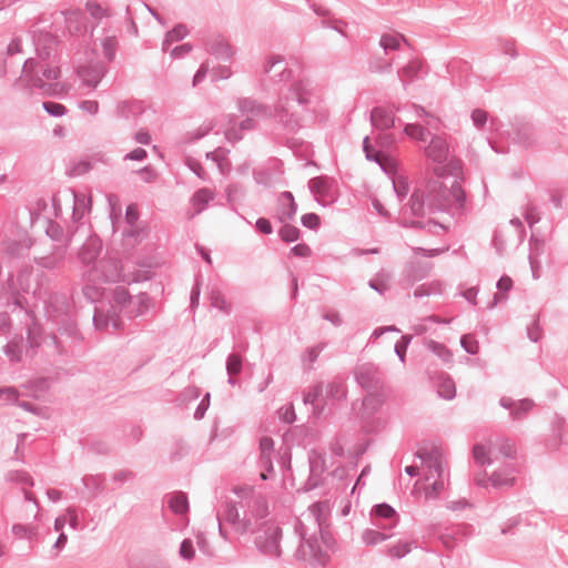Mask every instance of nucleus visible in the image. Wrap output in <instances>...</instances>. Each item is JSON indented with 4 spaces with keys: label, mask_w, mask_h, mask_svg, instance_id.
Instances as JSON below:
<instances>
[{
    "label": "nucleus",
    "mask_w": 568,
    "mask_h": 568,
    "mask_svg": "<svg viewBox=\"0 0 568 568\" xmlns=\"http://www.w3.org/2000/svg\"><path fill=\"white\" fill-rule=\"evenodd\" d=\"M294 103L302 111L310 110V88L306 81L298 80L286 88H280L273 106L253 98H240L237 108L242 114L252 118H272L285 132L294 134L303 126L302 112L295 109Z\"/></svg>",
    "instance_id": "obj_1"
},
{
    "label": "nucleus",
    "mask_w": 568,
    "mask_h": 568,
    "mask_svg": "<svg viewBox=\"0 0 568 568\" xmlns=\"http://www.w3.org/2000/svg\"><path fill=\"white\" fill-rule=\"evenodd\" d=\"M282 537V527L273 520H266L256 529L253 542L260 555L278 560L283 554Z\"/></svg>",
    "instance_id": "obj_2"
},
{
    "label": "nucleus",
    "mask_w": 568,
    "mask_h": 568,
    "mask_svg": "<svg viewBox=\"0 0 568 568\" xmlns=\"http://www.w3.org/2000/svg\"><path fill=\"white\" fill-rule=\"evenodd\" d=\"M263 73L268 75L273 84H282L281 88H286L294 81H306L310 88V103L312 102L313 84L311 80L305 77H295L293 70L288 68L281 55H270L263 65Z\"/></svg>",
    "instance_id": "obj_3"
},
{
    "label": "nucleus",
    "mask_w": 568,
    "mask_h": 568,
    "mask_svg": "<svg viewBox=\"0 0 568 568\" xmlns=\"http://www.w3.org/2000/svg\"><path fill=\"white\" fill-rule=\"evenodd\" d=\"M317 526L321 532V539L326 548L324 549L316 538L305 539L304 536L302 535V539L305 541V544L301 545V547L297 550V555L302 554L303 559L312 566L324 567L329 562L331 556L327 549L332 548V544L334 541L327 531L322 530L320 524H317Z\"/></svg>",
    "instance_id": "obj_4"
},
{
    "label": "nucleus",
    "mask_w": 568,
    "mask_h": 568,
    "mask_svg": "<svg viewBox=\"0 0 568 568\" xmlns=\"http://www.w3.org/2000/svg\"><path fill=\"white\" fill-rule=\"evenodd\" d=\"M39 65V62L34 58H29L22 65V78L26 85L29 89H38L41 94L48 97L60 95L64 92V87L60 82H45L39 77L38 72L34 71V67Z\"/></svg>",
    "instance_id": "obj_5"
},
{
    "label": "nucleus",
    "mask_w": 568,
    "mask_h": 568,
    "mask_svg": "<svg viewBox=\"0 0 568 568\" xmlns=\"http://www.w3.org/2000/svg\"><path fill=\"white\" fill-rule=\"evenodd\" d=\"M90 278L102 283L120 282L123 278L122 264L114 257L101 258L94 264Z\"/></svg>",
    "instance_id": "obj_6"
},
{
    "label": "nucleus",
    "mask_w": 568,
    "mask_h": 568,
    "mask_svg": "<svg viewBox=\"0 0 568 568\" xmlns=\"http://www.w3.org/2000/svg\"><path fill=\"white\" fill-rule=\"evenodd\" d=\"M121 308H118L114 305H111L106 311L100 307H95L93 314V325L99 331H109L112 328V332H118L122 329L123 322L119 315Z\"/></svg>",
    "instance_id": "obj_7"
},
{
    "label": "nucleus",
    "mask_w": 568,
    "mask_h": 568,
    "mask_svg": "<svg viewBox=\"0 0 568 568\" xmlns=\"http://www.w3.org/2000/svg\"><path fill=\"white\" fill-rule=\"evenodd\" d=\"M373 525L382 530H392L399 521V515L388 504L375 505L371 510Z\"/></svg>",
    "instance_id": "obj_8"
},
{
    "label": "nucleus",
    "mask_w": 568,
    "mask_h": 568,
    "mask_svg": "<svg viewBox=\"0 0 568 568\" xmlns=\"http://www.w3.org/2000/svg\"><path fill=\"white\" fill-rule=\"evenodd\" d=\"M108 72V67L102 61L91 62L78 69V77L82 83L91 89H95Z\"/></svg>",
    "instance_id": "obj_9"
},
{
    "label": "nucleus",
    "mask_w": 568,
    "mask_h": 568,
    "mask_svg": "<svg viewBox=\"0 0 568 568\" xmlns=\"http://www.w3.org/2000/svg\"><path fill=\"white\" fill-rule=\"evenodd\" d=\"M432 270V263L419 260L409 261L405 264L402 273L404 285L413 286L415 283L426 278Z\"/></svg>",
    "instance_id": "obj_10"
},
{
    "label": "nucleus",
    "mask_w": 568,
    "mask_h": 568,
    "mask_svg": "<svg viewBox=\"0 0 568 568\" xmlns=\"http://www.w3.org/2000/svg\"><path fill=\"white\" fill-rule=\"evenodd\" d=\"M69 245L70 239H67L64 244L52 245V248L49 254L42 256H34L33 261L37 265L45 270L59 268L65 260Z\"/></svg>",
    "instance_id": "obj_11"
},
{
    "label": "nucleus",
    "mask_w": 568,
    "mask_h": 568,
    "mask_svg": "<svg viewBox=\"0 0 568 568\" xmlns=\"http://www.w3.org/2000/svg\"><path fill=\"white\" fill-rule=\"evenodd\" d=\"M297 203L291 191H283L278 194L276 201V220L280 223L291 222L297 213Z\"/></svg>",
    "instance_id": "obj_12"
},
{
    "label": "nucleus",
    "mask_w": 568,
    "mask_h": 568,
    "mask_svg": "<svg viewBox=\"0 0 568 568\" xmlns=\"http://www.w3.org/2000/svg\"><path fill=\"white\" fill-rule=\"evenodd\" d=\"M335 185V181L332 178L321 175L313 178L308 181V189L314 194L315 200L318 203H323L325 200L333 201V187Z\"/></svg>",
    "instance_id": "obj_13"
},
{
    "label": "nucleus",
    "mask_w": 568,
    "mask_h": 568,
    "mask_svg": "<svg viewBox=\"0 0 568 568\" xmlns=\"http://www.w3.org/2000/svg\"><path fill=\"white\" fill-rule=\"evenodd\" d=\"M355 377L357 383L364 389L375 390L379 387L381 373L373 364L361 365L355 373Z\"/></svg>",
    "instance_id": "obj_14"
},
{
    "label": "nucleus",
    "mask_w": 568,
    "mask_h": 568,
    "mask_svg": "<svg viewBox=\"0 0 568 568\" xmlns=\"http://www.w3.org/2000/svg\"><path fill=\"white\" fill-rule=\"evenodd\" d=\"M415 456L427 466L432 476L436 475V477H444L445 470L443 467L442 454L437 447L419 449L416 452Z\"/></svg>",
    "instance_id": "obj_15"
},
{
    "label": "nucleus",
    "mask_w": 568,
    "mask_h": 568,
    "mask_svg": "<svg viewBox=\"0 0 568 568\" xmlns=\"http://www.w3.org/2000/svg\"><path fill=\"white\" fill-rule=\"evenodd\" d=\"M308 464L310 477L307 484L310 489H312L318 486L321 476L326 471V460L321 452L313 449L308 454Z\"/></svg>",
    "instance_id": "obj_16"
},
{
    "label": "nucleus",
    "mask_w": 568,
    "mask_h": 568,
    "mask_svg": "<svg viewBox=\"0 0 568 568\" xmlns=\"http://www.w3.org/2000/svg\"><path fill=\"white\" fill-rule=\"evenodd\" d=\"M427 158L433 160L435 163H444L449 153L448 143L439 135H433L428 145L425 148Z\"/></svg>",
    "instance_id": "obj_17"
},
{
    "label": "nucleus",
    "mask_w": 568,
    "mask_h": 568,
    "mask_svg": "<svg viewBox=\"0 0 568 568\" xmlns=\"http://www.w3.org/2000/svg\"><path fill=\"white\" fill-rule=\"evenodd\" d=\"M396 121L400 120L395 118L393 111L384 106H375L371 111V124L377 130H389L395 126Z\"/></svg>",
    "instance_id": "obj_18"
},
{
    "label": "nucleus",
    "mask_w": 568,
    "mask_h": 568,
    "mask_svg": "<svg viewBox=\"0 0 568 568\" xmlns=\"http://www.w3.org/2000/svg\"><path fill=\"white\" fill-rule=\"evenodd\" d=\"M425 192L423 190L416 189L412 193L409 197V210L410 213L415 216H424L427 212L434 213V209L430 204H426L425 202Z\"/></svg>",
    "instance_id": "obj_19"
},
{
    "label": "nucleus",
    "mask_w": 568,
    "mask_h": 568,
    "mask_svg": "<svg viewBox=\"0 0 568 568\" xmlns=\"http://www.w3.org/2000/svg\"><path fill=\"white\" fill-rule=\"evenodd\" d=\"M207 52L214 55L217 60L227 62L231 61L234 51L229 42L222 38H217L207 44Z\"/></svg>",
    "instance_id": "obj_20"
},
{
    "label": "nucleus",
    "mask_w": 568,
    "mask_h": 568,
    "mask_svg": "<svg viewBox=\"0 0 568 568\" xmlns=\"http://www.w3.org/2000/svg\"><path fill=\"white\" fill-rule=\"evenodd\" d=\"M102 245L99 239H90L85 243L82 244L79 258L83 264L90 265L95 262L100 255Z\"/></svg>",
    "instance_id": "obj_21"
},
{
    "label": "nucleus",
    "mask_w": 568,
    "mask_h": 568,
    "mask_svg": "<svg viewBox=\"0 0 568 568\" xmlns=\"http://www.w3.org/2000/svg\"><path fill=\"white\" fill-rule=\"evenodd\" d=\"M166 503L170 510L175 515H185L189 513V498L187 495L183 491L179 490L168 494Z\"/></svg>",
    "instance_id": "obj_22"
},
{
    "label": "nucleus",
    "mask_w": 568,
    "mask_h": 568,
    "mask_svg": "<svg viewBox=\"0 0 568 568\" xmlns=\"http://www.w3.org/2000/svg\"><path fill=\"white\" fill-rule=\"evenodd\" d=\"M515 471L513 465H506L504 469L494 471L489 480L495 488L510 487L515 483Z\"/></svg>",
    "instance_id": "obj_23"
},
{
    "label": "nucleus",
    "mask_w": 568,
    "mask_h": 568,
    "mask_svg": "<svg viewBox=\"0 0 568 568\" xmlns=\"http://www.w3.org/2000/svg\"><path fill=\"white\" fill-rule=\"evenodd\" d=\"M403 43L408 48L410 47L408 40L398 32L384 33L379 39V45L384 50L385 54L399 50Z\"/></svg>",
    "instance_id": "obj_24"
},
{
    "label": "nucleus",
    "mask_w": 568,
    "mask_h": 568,
    "mask_svg": "<svg viewBox=\"0 0 568 568\" xmlns=\"http://www.w3.org/2000/svg\"><path fill=\"white\" fill-rule=\"evenodd\" d=\"M143 105L140 101H122L116 105V113L122 119H130L142 114Z\"/></svg>",
    "instance_id": "obj_25"
},
{
    "label": "nucleus",
    "mask_w": 568,
    "mask_h": 568,
    "mask_svg": "<svg viewBox=\"0 0 568 568\" xmlns=\"http://www.w3.org/2000/svg\"><path fill=\"white\" fill-rule=\"evenodd\" d=\"M97 162L108 163L105 155L99 152L93 154L90 159L80 160L74 164L72 172L74 175H83L92 170Z\"/></svg>",
    "instance_id": "obj_26"
},
{
    "label": "nucleus",
    "mask_w": 568,
    "mask_h": 568,
    "mask_svg": "<svg viewBox=\"0 0 568 568\" xmlns=\"http://www.w3.org/2000/svg\"><path fill=\"white\" fill-rule=\"evenodd\" d=\"M23 337L21 335L14 336L3 347V353L10 362L18 363L21 361Z\"/></svg>",
    "instance_id": "obj_27"
},
{
    "label": "nucleus",
    "mask_w": 568,
    "mask_h": 568,
    "mask_svg": "<svg viewBox=\"0 0 568 568\" xmlns=\"http://www.w3.org/2000/svg\"><path fill=\"white\" fill-rule=\"evenodd\" d=\"M420 68V62L412 60L406 65L398 70L397 74L404 88H406L408 82H412L417 78Z\"/></svg>",
    "instance_id": "obj_28"
},
{
    "label": "nucleus",
    "mask_w": 568,
    "mask_h": 568,
    "mask_svg": "<svg viewBox=\"0 0 568 568\" xmlns=\"http://www.w3.org/2000/svg\"><path fill=\"white\" fill-rule=\"evenodd\" d=\"M393 534L390 530L382 529H365L362 534V540L366 546H374L386 539L390 538Z\"/></svg>",
    "instance_id": "obj_29"
},
{
    "label": "nucleus",
    "mask_w": 568,
    "mask_h": 568,
    "mask_svg": "<svg viewBox=\"0 0 568 568\" xmlns=\"http://www.w3.org/2000/svg\"><path fill=\"white\" fill-rule=\"evenodd\" d=\"M45 234L54 242L64 244L67 239L72 240V235L65 233L63 227L55 221L49 220L45 227Z\"/></svg>",
    "instance_id": "obj_30"
},
{
    "label": "nucleus",
    "mask_w": 568,
    "mask_h": 568,
    "mask_svg": "<svg viewBox=\"0 0 568 568\" xmlns=\"http://www.w3.org/2000/svg\"><path fill=\"white\" fill-rule=\"evenodd\" d=\"M84 487L90 491L92 497L98 496L104 490L103 475H85L82 478Z\"/></svg>",
    "instance_id": "obj_31"
},
{
    "label": "nucleus",
    "mask_w": 568,
    "mask_h": 568,
    "mask_svg": "<svg viewBox=\"0 0 568 568\" xmlns=\"http://www.w3.org/2000/svg\"><path fill=\"white\" fill-rule=\"evenodd\" d=\"M437 394L439 397L450 400L456 396V386L453 378L445 376L440 378L437 385Z\"/></svg>",
    "instance_id": "obj_32"
},
{
    "label": "nucleus",
    "mask_w": 568,
    "mask_h": 568,
    "mask_svg": "<svg viewBox=\"0 0 568 568\" xmlns=\"http://www.w3.org/2000/svg\"><path fill=\"white\" fill-rule=\"evenodd\" d=\"M447 192L448 196L455 203L456 209L462 211L466 203V192L464 191L462 184L455 180Z\"/></svg>",
    "instance_id": "obj_33"
},
{
    "label": "nucleus",
    "mask_w": 568,
    "mask_h": 568,
    "mask_svg": "<svg viewBox=\"0 0 568 568\" xmlns=\"http://www.w3.org/2000/svg\"><path fill=\"white\" fill-rule=\"evenodd\" d=\"M363 151L366 160L377 163L383 171H386L383 162L384 153L374 149L369 142V136H365L363 140Z\"/></svg>",
    "instance_id": "obj_34"
},
{
    "label": "nucleus",
    "mask_w": 568,
    "mask_h": 568,
    "mask_svg": "<svg viewBox=\"0 0 568 568\" xmlns=\"http://www.w3.org/2000/svg\"><path fill=\"white\" fill-rule=\"evenodd\" d=\"M146 236V232L143 227L134 225L123 231V239L126 245L135 246Z\"/></svg>",
    "instance_id": "obj_35"
},
{
    "label": "nucleus",
    "mask_w": 568,
    "mask_h": 568,
    "mask_svg": "<svg viewBox=\"0 0 568 568\" xmlns=\"http://www.w3.org/2000/svg\"><path fill=\"white\" fill-rule=\"evenodd\" d=\"M427 348L434 353L436 356H438L443 362L450 363L453 361V353L452 351L446 347V345L436 342L434 339H429L426 344Z\"/></svg>",
    "instance_id": "obj_36"
},
{
    "label": "nucleus",
    "mask_w": 568,
    "mask_h": 568,
    "mask_svg": "<svg viewBox=\"0 0 568 568\" xmlns=\"http://www.w3.org/2000/svg\"><path fill=\"white\" fill-rule=\"evenodd\" d=\"M413 544L410 541H398L387 547L386 555L393 559H402L412 551Z\"/></svg>",
    "instance_id": "obj_37"
},
{
    "label": "nucleus",
    "mask_w": 568,
    "mask_h": 568,
    "mask_svg": "<svg viewBox=\"0 0 568 568\" xmlns=\"http://www.w3.org/2000/svg\"><path fill=\"white\" fill-rule=\"evenodd\" d=\"M225 195L231 205L240 203L245 196V190L240 183H232L225 187Z\"/></svg>",
    "instance_id": "obj_38"
},
{
    "label": "nucleus",
    "mask_w": 568,
    "mask_h": 568,
    "mask_svg": "<svg viewBox=\"0 0 568 568\" xmlns=\"http://www.w3.org/2000/svg\"><path fill=\"white\" fill-rule=\"evenodd\" d=\"M282 224L283 226L278 230V236L283 242L293 243L300 239L301 231L298 227L290 224V222Z\"/></svg>",
    "instance_id": "obj_39"
},
{
    "label": "nucleus",
    "mask_w": 568,
    "mask_h": 568,
    "mask_svg": "<svg viewBox=\"0 0 568 568\" xmlns=\"http://www.w3.org/2000/svg\"><path fill=\"white\" fill-rule=\"evenodd\" d=\"M112 300L121 310L132 303V296L124 286H116L112 294Z\"/></svg>",
    "instance_id": "obj_40"
},
{
    "label": "nucleus",
    "mask_w": 568,
    "mask_h": 568,
    "mask_svg": "<svg viewBox=\"0 0 568 568\" xmlns=\"http://www.w3.org/2000/svg\"><path fill=\"white\" fill-rule=\"evenodd\" d=\"M31 246L32 241L30 239L14 241L9 244L8 253L14 257H22L28 253Z\"/></svg>",
    "instance_id": "obj_41"
},
{
    "label": "nucleus",
    "mask_w": 568,
    "mask_h": 568,
    "mask_svg": "<svg viewBox=\"0 0 568 568\" xmlns=\"http://www.w3.org/2000/svg\"><path fill=\"white\" fill-rule=\"evenodd\" d=\"M404 133L413 139L425 142L429 131L417 123H407L404 126Z\"/></svg>",
    "instance_id": "obj_42"
},
{
    "label": "nucleus",
    "mask_w": 568,
    "mask_h": 568,
    "mask_svg": "<svg viewBox=\"0 0 568 568\" xmlns=\"http://www.w3.org/2000/svg\"><path fill=\"white\" fill-rule=\"evenodd\" d=\"M6 479H7V481L19 483L24 486H30V487L34 486L33 478L24 470H10L6 475Z\"/></svg>",
    "instance_id": "obj_43"
},
{
    "label": "nucleus",
    "mask_w": 568,
    "mask_h": 568,
    "mask_svg": "<svg viewBox=\"0 0 568 568\" xmlns=\"http://www.w3.org/2000/svg\"><path fill=\"white\" fill-rule=\"evenodd\" d=\"M534 402L529 398L520 399L511 409L510 415L513 419H523L527 413L532 408Z\"/></svg>",
    "instance_id": "obj_44"
},
{
    "label": "nucleus",
    "mask_w": 568,
    "mask_h": 568,
    "mask_svg": "<svg viewBox=\"0 0 568 568\" xmlns=\"http://www.w3.org/2000/svg\"><path fill=\"white\" fill-rule=\"evenodd\" d=\"M102 51L105 57V59L109 62H112L115 58L116 50H118V40L115 37H105L102 40Z\"/></svg>",
    "instance_id": "obj_45"
},
{
    "label": "nucleus",
    "mask_w": 568,
    "mask_h": 568,
    "mask_svg": "<svg viewBox=\"0 0 568 568\" xmlns=\"http://www.w3.org/2000/svg\"><path fill=\"white\" fill-rule=\"evenodd\" d=\"M442 285L439 283H427L417 286L414 291V297L422 298L432 294H440Z\"/></svg>",
    "instance_id": "obj_46"
},
{
    "label": "nucleus",
    "mask_w": 568,
    "mask_h": 568,
    "mask_svg": "<svg viewBox=\"0 0 568 568\" xmlns=\"http://www.w3.org/2000/svg\"><path fill=\"white\" fill-rule=\"evenodd\" d=\"M213 200V194L209 189H200L192 197L194 205H199L197 212H202L210 201Z\"/></svg>",
    "instance_id": "obj_47"
},
{
    "label": "nucleus",
    "mask_w": 568,
    "mask_h": 568,
    "mask_svg": "<svg viewBox=\"0 0 568 568\" xmlns=\"http://www.w3.org/2000/svg\"><path fill=\"white\" fill-rule=\"evenodd\" d=\"M515 140L517 143H519L524 148H529L535 142L534 132L528 126L520 128V129L516 130Z\"/></svg>",
    "instance_id": "obj_48"
},
{
    "label": "nucleus",
    "mask_w": 568,
    "mask_h": 568,
    "mask_svg": "<svg viewBox=\"0 0 568 568\" xmlns=\"http://www.w3.org/2000/svg\"><path fill=\"white\" fill-rule=\"evenodd\" d=\"M243 358L240 354L232 353L226 358L227 375H239L242 372Z\"/></svg>",
    "instance_id": "obj_49"
},
{
    "label": "nucleus",
    "mask_w": 568,
    "mask_h": 568,
    "mask_svg": "<svg viewBox=\"0 0 568 568\" xmlns=\"http://www.w3.org/2000/svg\"><path fill=\"white\" fill-rule=\"evenodd\" d=\"M388 278L389 275L384 271H381L378 274H376L375 278H372L368 282V286L378 294L383 295L388 290V286L386 285V281Z\"/></svg>",
    "instance_id": "obj_50"
},
{
    "label": "nucleus",
    "mask_w": 568,
    "mask_h": 568,
    "mask_svg": "<svg viewBox=\"0 0 568 568\" xmlns=\"http://www.w3.org/2000/svg\"><path fill=\"white\" fill-rule=\"evenodd\" d=\"M473 457L480 466L490 465L493 460L489 457V452L483 444H476L473 447Z\"/></svg>",
    "instance_id": "obj_51"
},
{
    "label": "nucleus",
    "mask_w": 568,
    "mask_h": 568,
    "mask_svg": "<svg viewBox=\"0 0 568 568\" xmlns=\"http://www.w3.org/2000/svg\"><path fill=\"white\" fill-rule=\"evenodd\" d=\"M444 487H445L444 477H437L434 480V483H432L430 485H428L425 488V499L429 500V499L438 498L439 495L442 494V491L444 490Z\"/></svg>",
    "instance_id": "obj_52"
},
{
    "label": "nucleus",
    "mask_w": 568,
    "mask_h": 568,
    "mask_svg": "<svg viewBox=\"0 0 568 568\" xmlns=\"http://www.w3.org/2000/svg\"><path fill=\"white\" fill-rule=\"evenodd\" d=\"M39 62V65L34 67V71L38 72L39 77L44 80H58L61 75V71L58 67L50 68V67H43L42 62L37 60Z\"/></svg>",
    "instance_id": "obj_53"
},
{
    "label": "nucleus",
    "mask_w": 568,
    "mask_h": 568,
    "mask_svg": "<svg viewBox=\"0 0 568 568\" xmlns=\"http://www.w3.org/2000/svg\"><path fill=\"white\" fill-rule=\"evenodd\" d=\"M460 346L469 355H476L479 352L478 341L471 334H464L460 337Z\"/></svg>",
    "instance_id": "obj_54"
},
{
    "label": "nucleus",
    "mask_w": 568,
    "mask_h": 568,
    "mask_svg": "<svg viewBox=\"0 0 568 568\" xmlns=\"http://www.w3.org/2000/svg\"><path fill=\"white\" fill-rule=\"evenodd\" d=\"M42 108L49 115H51L53 118H60V116L67 114V112H68V109L65 108V105L58 103V102H53V101H44L42 103Z\"/></svg>",
    "instance_id": "obj_55"
},
{
    "label": "nucleus",
    "mask_w": 568,
    "mask_h": 568,
    "mask_svg": "<svg viewBox=\"0 0 568 568\" xmlns=\"http://www.w3.org/2000/svg\"><path fill=\"white\" fill-rule=\"evenodd\" d=\"M258 467L263 470L260 475L261 479L267 480L270 478L268 474L274 473L272 455H260Z\"/></svg>",
    "instance_id": "obj_56"
},
{
    "label": "nucleus",
    "mask_w": 568,
    "mask_h": 568,
    "mask_svg": "<svg viewBox=\"0 0 568 568\" xmlns=\"http://www.w3.org/2000/svg\"><path fill=\"white\" fill-rule=\"evenodd\" d=\"M189 33V30L185 24L178 23L170 31L165 33V36L172 41L178 42L183 40Z\"/></svg>",
    "instance_id": "obj_57"
},
{
    "label": "nucleus",
    "mask_w": 568,
    "mask_h": 568,
    "mask_svg": "<svg viewBox=\"0 0 568 568\" xmlns=\"http://www.w3.org/2000/svg\"><path fill=\"white\" fill-rule=\"evenodd\" d=\"M11 531L19 539H31L34 535L32 526L22 524L12 525Z\"/></svg>",
    "instance_id": "obj_58"
},
{
    "label": "nucleus",
    "mask_w": 568,
    "mask_h": 568,
    "mask_svg": "<svg viewBox=\"0 0 568 568\" xmlns=\"http://www.w3.org/2000/svg\"><path fill=\"white\" fill-rule=\"evenodd\" d=\"M402 225L405 227H412V229H418V230H425L426 226H435L440 227V230H445V226L435 220H428L426 222L417 221V220H410V221H403Z\"/></svg>",
    "instance_id": "obj_59"
},
{
    "label": "nucleus",
    "mask_w": 568,
    "mask_h": 568,
    "mask_svg": "<svg viewBox=\"0 0 568 568\" xmlns=\"http://www.w3.org/2000/svg\"><path fill=\"white\" fill-rule=\"evenodd\" d=\"M410 341H412L410 335H403L400 337V339L395 344V353L402 363H405L406 351H407L408 345L410 344Z\"/></svg>",
    "instance_id": "obj_60"
},
{
    "label": "nucleus",
    "mask_w": 568,
    "mask_h": 568,
    "mask_svg": "<svg viewBox=\"0 0 568 568\" xmlns=\"http://www.w3.org/2000/svg\"><path fill=\"white\" fill-rule=\"evenodd\" d=\"M393 187L399 202H402L409 192V184L403 178L393 181Z\"/></svg>",
    "instance_id": "obj_61"
},
{
    "label": "nucleus",
    "mask_w": 568,
    "mask_h": 568,
    "mask_svg": "<svg viewBox=\"0 0 568 568\" xmlns=\"http://www.w3.org/2000/svg\"><path fill=\"white\" fill-rule=\"evenodd\" d=\"M326 396L334 399H341L345 397V389L342 384L336 382H331L326 385L325 389Z\"/></svg>",
    "instance_id": "obj_62"
},
{
    "label": "nucleus",
    "mask_w": 568,
    "mask_h": 568,
    "mask_svg": "<svg viewBox=\"0 0 568 568\" xmlns=\"http://www.w3.org/2000/svg\"><path fill=\"white\" fill-rule=\"evenodd\" d=\"M89 203H87L85 199H79L77 194H74V205H73V219L80 220L83 217L85 211H89Z\"/></svg>",
    "instance_id": "obj_63"
},
{
    "label": "nucleus",
    "mask_w": 568,
    "mask_h": 568,
    "mask_svg": "<svg viewBox=\"0 0 568 568\" xmlns=\"http://www.w3.org/2000/svg\"><path fill=\"white\" fill-rule=\"evenodd\" d=\"M301 223L310 230H317L321 225V217L316 213H306L302 215Z\"/></svg>",
    "instance_id": "obj_64"
}]
</instances>
